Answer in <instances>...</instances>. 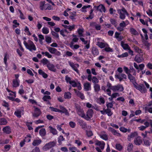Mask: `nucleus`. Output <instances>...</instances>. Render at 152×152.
<instances>
[{"instance_id": "nucleus-19", "label": "nucleus", "mask_w": 152, "mask_h": 152, "mask_svg": "<svg viewBox=\"0 0 152 152\" xmlns=\"http://www.w3.org/2000/svg\"><path fill=\"white\" fill-rule=\"evenodd\" d=\"M96 7L98 10L99 11L101 12H106V10L105 7L102 4H100L98 6Z\"/></svg>"}, {"instance_id": "nucleus-1", "label": "nucleus", "mask_w": 152, "mask_h": 152, "mask_svg": "<svg viewBox=\"0 0 152 152\" xmlns=\"http://www.w3.org/2000/svg\"><path fill=\"white\" fill-rule=\"evenodd\" d=\"M129 79L132 83L134 87L137 90L139 91L142 93H145L147 90L145 87L143 85L140 84L138 85L135 82V77H133L131 74H129L128 75Z\"/></svg>"}, {"instance_id": "nucleus-59", "label": "nucleus", "mask_w": 152, "mask_h": 152, "mask_svg": "<svg viewBox=\"0 0 152 152\" xmlns=\"http://www.w3.org/2000/svg\"><path fill=\"white\" fill-rule=\"evenodd\" d=\"M13 23L14 24L13 25L14 28H16L20 25L19 23L17 22V20H15L13 21Z\"/></svg>"}, {"instance_id": "nucleus-20", "label": "nucleus", "mask_w": 152, "mask_h": 152, "mask_svg": "<svg viewBox=\"0 0 152 152\" xmlns=\"http://www.w3.org/2000/svg\"><path fill=\"white\" fill-rule=\"evenodd\" d=\"M95 144L99 146L100 149L103 150L104 147L105 143L104 142L97 141L96 142Z\"/></svg>"}, {"instance_id": "nucleus-16", "label": "nucleus", "mask_w": 152, "mask_h": 152, "mask_svg": "<svg viewBox=\"0 0 152 152\" xmlns=\"http://www.w3.org/2000/svg\"><path fill=\"white\" fill-rule=\"evenodd\" d=\"M69 33L67 29H64L61 30L60 31V34L64 37H66L68 36V35Z\"/></svg>"}, {"instance_id": "nucleus-54", "label": "nucleus", "mask_w": 152, "mask_h": 152, "mask_svg": "<svg viewBox=\"0 0 152 152\" xmlns=\"http://www.w3.org/2000/svg\"><path fill=\"white\" fill-rule=\"evenodd\" d=\"M51 97L49 95H45L42 98V99L45 101H47L48 99H50Z\"/></svg>"}, {"instance_id": "nucleus-31", "label": "nucleus", "mask_w": 152, "mask_h": 152, "mask_svg": "<svg viewBox=\"0 0 152 152\" xmlns=\"http://www.w3.org/2000/svg\"><path fill=\"white\" fill-rule=\"evenodd\" d=\"M48 128L50 132L53 134L56 135L57 134V131L55 129L53 128L51 126H49Z\"/></svg>"}, {"instance_id": "nucleus-3", "label": "nucleus", "mask_w": 152, "mask_h": 152, "mask_svg": "<svg viewBox=\"0 0 152 152\" xmlns=\"http://www.w3.org/2000/svg\"><path fill=\"white\" fill-rule=\"evenodd\" d=\"M39 8L42 10H51L52 9L51 6L48 4H45V1H41L39 3Z\"/></svg>"}, {"instance_id": "nucleus-15", "label": "nucleus", "mask_w": 152, "mask_h": 152, "mask_svg": "<svg viewBox=\"0 0 152 152\" xmlns=\"http://www.w3.org/2000/svg\"><path fill=\"white\" fill-rule=\"evenodd\" d=\"M62 26L66 29H68L70 31H73L75 29V25L74 24L68 26L62 24Z\"/></svg>"}, {"instance_id": "nucleus-30", "label": "nucleus", "mask_w": 152, "mask_h": 152, "mask_svg": "<svg viewBox=\"0 0 152 152\" xmlns=\"http://www.w3.org/2000/svg\"><path fill=\"white\" fill-rule=\"evenodd\" d=\"M121 45L123 48L126 50L129 49V48H130L127 44L125 43L123 41H122L121 42Z\"/></svg>"}, {"instance_id": "nucleus-7", "label": "nucleus", "mask_w": 152, "mask_h": 152, "mask_svg": "<svg viewBox=\"0 0 152 152\" xmlns=\"http://www.w3.org/2000/svg\"><path fill=\"white\" fill-rule=\"evenodd\" d=\"M76 108L78 114L82 117L84 118L85 114L82 109L81 108L80 106L78 105H76Z\"/></svg>"}, {"instance_id": "nucleus-43", "label": "nucleus", "mask_w": 152, "mask_h": 152, "mask_svg": "<svg viewBox=\"0 0 152 152\" xmlns=\"http://www.w3.org/2000/svg\"><path fill=\"white\" fill-rule=\"evenodd\" d=\"M94 91L96 92H98L100 90V87L98 84H94Z\"/></svg>"}, {"instance_id": "nucleus-27", "label": "nucleus", "mask_w": 152, "mask_h": 152, "mask_svg": "<svg viewBox=\"0 0 152 152\" xmlns=\"http://www.w3.org/2000/svg\"><path fill=\"white\" fill-rule=\"evenodd\" d=\"M138 135L137 132H134L131 133L128 136V139L130 141L133 138L137 136Z\"/></svg>"}, {"instance_id": "nucleus-39", "label": "nucleus", "mask_w": 152, "mask_h": 152, "mask_svg": "<svg viewBox=\"0 0 152 152\" xmlns=\"http://www.w3.org/2000/svg\"><path fill=\"white\" fill-rule=\"evenodd\" d=\"M91 25L93 26L97 30H99L101 29V26L99 24L94 23L91 24Z\"/></svg>"}, {"instance_id": "nucleus-22", "label": "nucleus", "mask_w": 152, "mask_h": 152, "mask_svg": "<svg viewBox=\"0 0 152 152\" xmlns=\"http://www.w3.org/2000/svg\"><path fill=\"white\" fill-rule=\"evenodd\" d=\"M84 89L86 91H88L91 89V84L88 82L84 84Z\"/></svg>"}, {"instance_id": "nucleus-32", "label": "nucleus", "mask_w": 152, "mask_h": 152, "mask_svg": "<svg viewBox=\"0 0 152 152\" xmlns=\"http://www.w3.org/2000/svg\"><path fill=\"white\" fill-rule=\"evenodd\" d=\"M64 97L65 99H69L72 97V94L69 92H66L64 93Z\"/></svg>"}, {"instance_id": "nucleus-63", "label": "nucleus", "mask_w": 152, "mask_h": 152, "mask_svg": "<svg viewBox=\"0 0 152 152\" xmlns=\"http://www.w3.org/2000/svg\"><path fill=\"white\" fill-rule=\"evenodd\" d=\"M92 81L94 84H96L99 82V80L96 77H94L92 78Z\"/></svg>"}, {"instance_id": "nucleus-12", "label": "nucleus", "mask_w": 152, "mask_h": 152, "mask_svg": "<svg viewBox=\"0 0 152 152\" xmlns=\"http://www.w3.org/2000/svg\"><path fill=\"white\" fill-rule=\"evenodd\" d=\"M49 51L52 54H56L58 55H60L61 54L57 50L53 48H52L50 47H47Z\"/></svg>"}, {"instance_id": "nucleus-8", "label": "nucleus", "mask_w": 152, "mask_h": 152, "mask_svg": "<svg viewBox=\"0 0 152 152\" xmlns=\"http://www.w3.org/2000/svg\"><path fill=\"white\" fill-rule=\"evenodd\" d=\"M96 45L101 48H103L108 46V44L106 43L104 40L101 39L97 42Z\"/></svg>"}, {"instance_id": "nucleus-17", "label": "nucleus", "mask_w": 152, "mask_h": 152, "mask_svg": "<svg viewBox=\"0 0 152 152\" xmlns=\"http://www.w3.org/2000/svg\"><path fill=\"white\" fill-rule=\"evenodd\" d=\"M47 66L50 70L53 72H55L56 71V69L53 64L49 63L48 64Z\"/></svg>"}, {"instance_id": "nucleus-33", "label": "nucleus", "mask_w": 152, "mask_h": 152, "mask_svg": "<svg viewBox=\"0 0 152 152\" xmlns=\"http://www.w3.org/2000/svg\"><path fill=\"white\" fill-rule=\"evenodd\" d=\"M129 31L132 34L134 35H137L139 34L138 32L133 28H130Z\"/></svg>"}, {"instance_id": "nucleus-26", "label": "nucleus", "mask_w": 152, "mask_h": 152, "mask_svg": "<svg viewBox=\"0 0 152 152\" xmlns=\"http://www.w3.org/2000/svg\"><path fill=\"white\" fill-rule=\"evenodd\" d=\"M134 60L137 62L140 63L143 61L144 59L142 57L137 55L135 56Z\"/></svg>"}, {"instance_id": "nucleus-64", "label": "nucleus", "mask_w": 152, "mask_h": 152, "mask_svg": "<svg viewBox=\"0 0 152 152\" xmlns=\"http://www.w3.org/2000/svg\"><path fill=\"white\" fill-rule=\"evenodd\" d=\"M105 102V101L104 98L100 97L98 100V103L101 104H104Z\"/></svg>"}, {"instance_id": "nucleus-29", "label": "nucleus", "mask_w": 152, "mask_h": 152, "mask_svg": "<svg viewBox=\"0 0 152 152\" xmlns=\"http://www.w3.org/2000/svg\"><path fill=\"white\" fill-rule=\"evenodd\" d=\"M20 80H13L12 81V86L13 87H17L19 86Z\"/></svg>"}, {"instance_id": "nucleus-57", "label": "nucleus", "mask_w": 152, "mask_h": 152, "mask_svg": "<svg viewBox=\"0 0 152 152\" xmlns=\"http://www.w3.org/2000/svg\"><path fill=\"white\" fill-rule=\"evenodd\" d=\"M70 47L72 49H77L79 48V46L78 45H73L72 43L70 44Z\"/></svg>"}, {"instance_id": "nucleus-55", "label": "nucleus", "mask_w": 152, "mask_h": 152, "mask_svg": "<svg viewBox=\"0 0 152 152\" xmlns=\"http://www.w3.org/2000/svg\"><path fill=\"white\" fill-rule=\"evenodd\" d=\"M69 150L71 151V152L75 151H76L77 152H80L79 150L77 149L74 146L69 147Z\"/></svg>"}, {"instance_id": "nucleus-40", "label": "nucleus", "mask_w": 152, "mask_h": 152, "mask_svg": "<svg viewBox=\"0 0 152 152\" xmlns=\"http://www.w3.org/2000/svg\"><path fill=\"white\" fill-rule=\"evenodd\" d=\"M39 134L42 137H43L45 136L46 134V132L45 129L43 128L39 130Z\"/></svg>"}, {"instance_id": "nucleus-47", "label": "nucleus", "mask_w": 152, "mask_h": 152, "mask_svg": "<svg viewBox=\"0 0 152 152\" xmlns=\"http://www.w3.org/2000/svg\"><path fill=\"white\" fill-rule=\"evenodd\" d=\"M41 62L42 63V64L44 65H48V63H50L49 61L46 58H43L41 60Z\"/></svg>"}, {"instance_id": "nucleus-60", "label": "nucleus", "mask_w": 152, "mask_h": 152, "mask_svg": "<svg viewBox=\"0 0 152 152\" xmlns=\"http://www.w3.org/2000/svg\"><path fill=\"white\" fill-rule=\"evenodd\" d=\"M134 50L136 52L138 53H142V50L137 46L134 47Z\"/></svg>"}, {"instance_id": "nucleus-14", "label": "nucleus", "mask_w": 152, "mask_h": 152, "mask_svg": "<svg viewBox=\"0 0 152 152\" xmlns=\"http://www.w3.org/2000/svg\"><path fill=\"white\" fill-rule=\"evenodd\" d=\"M142 140L140 136L136 137L134 140V143L137 145H140L142 143Z\"/></svg>"}, {"instance_id": "nucleus-23", "label": "nucleus", "mask_w": 152, "mask_h": 152, "mask_svg": "<svg viewBox=\"0 0 152 152\" xmlns=\"http://www.w3.org/2000/svg\"><path fill=\"white\" fill-rule=\"evenodd\" d=\"M41 142L42 140L40 139L39 138H37L34 140L32 144L33 145L36 146L39 145Z\"/></svg>"}, {"instance_id": "nucleus-44", "label": "nucleus", "mask_w": 152, "mask_h": 152, "mask_svg": "<svg viewBox=\"0 0 152 152\" xmlns=\"http://www.w3.org/2000/svg\"><path fill=\"white\" fill-rule=\"evenodd\" d=\"M133 145L132 143H129L127 147V150L129 152H130L132 151L133 149Z\"/></svg>"}, {"instance_id": "nucleus-53", "label": "nucleus", "mask_w": 152, "mask_h": 152, "mask_svg": "<svg viewBox=\"0 0 152 152\" xmlns=\"http://www.w3.org/2000/svg\"><path fill=\"white\" fill-rule=\"evenodd\" d=\"M72 37H74L72 40V42H77L78 40V38L77 37L76 35H75L74 34L72 35Z\"/></svg>"}, {"instance_id": "nucleus-28", "label": "nucleus", "mask_w": 152, "mask_h": 152, "mask_svg": "<svg viewBox=\"0 0 152 152\" xmlns=\"http://www.w3.org/2000/svg\"><path fill=\"white\" fill-rule=\"evenodd\" d=\"M2 130L4 133L7 134H9L11 132V128L9 126H6L4 127Z\"/></svg>"}, {"instance_id": "nucleus-38", "label": "nucleus", "mask_w": 152, "mask_h": 152, "mask_svg": "<svg viewBox=\"0 0 152 152\" xmlns=\"http://www.w3.org/2000/svg\"><path fill=\"white\" fill-rule=\"evenodd\" d=\"M7 123V120L4 118H0V125H5Z\"/></svg>"}, {"instance_id": "nucleus-56", "label": "nucleus", "mask_w": 152, "mask_h": 152, "mask_svg": "<svg viewBox=\"0 0 152 152\" xmlns=\"http://www.w3.org/2000/svg\"><path fill=\"white\" fill-rule=\"evenodd\" d=\"M128 56V53L127 52H125L121 55H119L117 56L118 58H123L127 57Z\"/></svg>"}, {"instance_id": "nucleus-5", "label": "nucleus", "mask_w": 152, "mask_h": 152, "mask_svg": "<svg viewBox=\"0 0 152 152\" xmlns=\"http://www.w3.org/2000/svg\"><path fill=\"white\" fill-rule=\"evenodd\" d=\"M117 11L119 15V17L122 20H124L125 18V15H128V13L125 9L123 8L122 9H118Z\"/></svg>"}, {"instance_id": "nucleus-9", "label": "nucleus", "mask_w": 152, "mask_h": 152, "mask_svg": "<svg viewBox=\"0 0 152 152\" xmlns=\"http://www.w3.org/2000/svg\"><path fill=\"white\" fill-rule=\"evenodd\" d=\"M24 111L23 108L17 109L14 113V114L18 118H20L22 115L23 114Z\"/></svg>"}, {"instance_id": "nucleus-4", "label": "nucleus", "mask_w": 152, "mask_h": 152, "mask_svg": "<svg viewBox=\"0 0 152 152\" xmlns=\"http://www.w3.org/2000/svg\"><path fill=\"white\" fill-rule=\"evenodd\" d=\"M56 144V141H53L47 143L43 147L42 150L44 151H46L55 146Z\"/></svg>"}, {"instance_id": "nucleus-37", "label": "nucleus", "mask_w": 152, "mask_h": 152, "mask_svg": "<svg viewBox=\"0 0 152 152\" xmlns=\"http://www.w3.org/2000/svg\"><path fill=\"white\" fill-rule=\"evenodd\" d=\"M6 90L9 92V94L11 96L10 97H16L15 92L11 91L7 88H6Z\"/></svg>"}, {"instance_id": "nucleus-6", "label": "nucleus", "mask_w": 152, "mask_h": 152, "mask_svg": "<svg viewBox=\"0 0 152 152\" xmlns=\"http://www.w3.org/2000/svg\"><path fill=\"white\" fill-rule=\"evenodd\" d=\"M124 89V87L121 85H118L113 86L111 88V90L115 92L118 91H123Z\"/></svg>"}, {"instance_id": "nucleus-18", "label": "nucleus", "mask_w": 152, "mask_h": 152, "mask_svg": "<svg viewBox=\"0 0 152 152\" xmlns=\"http://www.w3.org/2000/svg\"><path fill=\"white\" fill-rule=\"evenodd\" d=\"M80 40L84 43L86 45L85 47V48L87 49H88L90 47L89 41H86L83 37H80Z\"/></svg>"}, {"instance_id": "nucleus-36", "label": "nucleus", "mask_w": 152, "mask_h": 152, "mask_svg": "<svg viewBox=\"0 0 152 152\" xmlns=\"http://www.w3.org/2000/svg\"><path fill=\"white\" fill-rule=\"evenodd\" d=\"M109 130L110 131L112 132L115 135H116L117 136H120V134L118 132H117L116 131L112 128L111 127H110L109 128Z\"/></svg>"}, {"instance_id": "nucleus-42", "label": "nucleus", "mask_w": 152, "mask_h": 152, "mask_svg": "<svg viewBox=\"0 0 152 152\" xmlns=\"http://www.w3.org/2000/svg\"><path fill=\"white\" fill-rule=\"evenodd\" d=\"M119 130L125 133L127 132H130L131 130L130 129H127L123 127L120 128Z\"/></svg>"}, {"instance_id": "nucleus-49", "label": "nucleus", "mask_w": 152, "mask_h": 152, "mask_svg": "<svg viewBox=\"0 0 152 152\" xmlns=\"http://www.w3.org/2000/svg\"><path fill=\"white\" fill-rule=\"evenodd\" d=\"M15 97H8V99L12 101H15L18 103H19L20 102V100L18 98L15 99Z\"/></svg>"}, {"instance_id": "nucleus-35", "label": "nucleus", "mask_w": 152, "mask_h": 152, "mask_svg": "<svg viewBox=\"0 0 152 152\" xmlns=\"http://www.w3.org/2000/svg\"><path fill=\"white\" fill-rule=\"evenodd\" d=\"M77 31L78 32V36L80 37H84L83 35V33L84 32V29L83 28H81L78 29Z\"/></svg>"}, {"instance_id": "nucleus-34", "label": "nucleus", "mask_w": 152, "mask_h": 152, "mask_svg": "<svg viewBox=\"0 0 152 152\" xmlns=\"http://www.w3.org/2000/svg\"><path fill=\"white\" fill-rule=\"evenodd\" d=\"M38 73L40 75H42L44 78H46L48 77V75L41 69H40L38 70Z\"/></svg>"}, {"instance_id": "nucleus-58", "label": "nucleus", "mask_w": 152, "mask_h": 152, "mask_svg": "<svg viewBox=\"0 0 152 152\" xmlns=\"http://www.w3.org/2000/svg\"><path fill=\"white\" fill-rule=\"evenodd\" d=\"M24 31L26 32L27 35H31V34L29 31L28 28L27 26H26L25 27Z\"/></svg>"}, {"instance_id": "nucleus-48", "label": "nucleus", "mask_w": 152, "mask_h": 152, "mask_svg": "<svg viewBox=\"0 0 152 152\" xmlns=\"http://www.w3.org/2000/svg\"><path fill=\"white\" fill-rule=\"evenodd\" d=\"M31 137L30 134H29L27 135L24 140V141L27 142H30L31 141Z\"/></svg>"}, {"instance_id": "nucleus-46", "label": "nucleus", "mask_w": 152, "mask_h": 152, "mask_svg": "<svg viewBox=\"0 0 152 152\" xmlns=\"http://www.w3.org/2000/svg\"><path fill=\"white\" fill-rule=\"evenodd\" d=\"M115 148L119 151H121L123 148V146L120 144H116L115 145Z\"/></svg>"}, {"instance_id": "nucleus-50", "label": "nucleus", "mask_w": 152, "mask_h": 152, "mask_svg": "<svg viewBox=\"0 0 152 152\" xmlns=\"http://www.w3.org/2000/svg\"><path fill=\"white\" fill-rule=\"evenodd\" d=\"M49 109L50 110H51V111L56 112H58L59 113V112H60V110L56 108H54L52 107H49Z\"/></svg>"}, {"instance_id": "nucleus-41", "label": "nucleus", "mask_w": 152, "mask_h": 152, "mask_svg": "<svg viewBox=\"0 0 152 152\" xmlns=\"http://www.w3.org/2000/svg\"><path fill=\"white\" fill-rule=\"evenodd\" d=\"M92 52L94 56H96L98 55L99 53L98 49L94 48H92Z\"/></svg>"}, {"instance_id": "nucleus-45", "label": "nucleus", "mask_w": 152, "mask_h": 152, "mask_svg": "<svg viewBox=\"0 0 152 152\" xmlns=\"http://www.w3.org/2000/svg\"><path fill=\"white\" fill-rule=\"evenodd\" d=\"M42 54L46 56H47L48 58H51L52 57V55L49 53L48 52H42L41 53Z\"/></svg>"}, {"instance_id": "nucleus-2", "label": "nucleus", "mask_w": 152, "mask_h": 152, "mask_svg": "<svg viewBox=\"0 0 152 152\" xmlns=\"http://www.w3.org/2000/svg\"><path fill=\"white\" fill-rule=\"evenodd\" d=\"M23 44L26 48L31 51H35L36 48L34 42L30 39L26 41V38L25 37L23 38Z\"/></svg>"}, {"instance_id": "nucleus-51", "label": "nucleus", "mask_w": 152, "mask_h": 152, "mask_svg": "<svg viewBox=\"0 0 152 152\" xmlns=\"http://www.w3.org/2000/svg\"><path fill=\"white\" fill-rule=\"evenodd\" d=\"M42 33L45 34H47L49 32V29L47 27H43L42 28Z\"/></svg>"}, {"instance_id": "nucleus-10", "label": "nucleus", "mask_w": 152, "mask_h": 152, "mask_svg": "<svg viewBox=\"0 0 152 152\" xmlns=\"http://www.w3.org/2000/svg\"><path fill=\"white\" fill-rule=\"evenodd\" d=\"M115 78L118 79L120 81L124 78L126 79V76L124 74L122 73H116L115 75Z\"/></svg>"}, {"instance_id": "nucleus-61", "label": "nucleus", "mask_w": 152, "mask_h": 152, "mask_svg": "<svg viewBox=\"0 0 152 152\" xmlns=\"http://www.w3.org/2000/svg\"><path fill=\"white\" fill-rule=\"evenodd\" d=\"M20 89H19L18 93L20 94H22L24 93V90L23 89V86L22 85H20Z\"/></svg>"}, {"instance_id": "nucleus-25", "label": "nucleus", "mask_w": 152, "mask_h": 152, "mask_svg": "<svg viewBox=\"0 0 152 152\" xmlns=\"http://www.w3.org/2000/svg\"><path fill=\"white\" fill-rule=\"evenodd\" d=\"M59 107L60 111L59 113H64L66 115H69V113L67 111V110L62 105H60Z\"/></svg>"}, {"instance_id": "nucleus-24", "label": "nucleus", "mask_w": 152, "mask_h": 152, "mask_svg": "<svg viewBox=\"0 0 152 152\" xmlns=\"http://www.w3.org/2000/svg\"><path fill=\"white\" fill-rule=\"evenodd\" d=\"M41 112L40 110L37 108H35L34 112L33 115L34 117H37L40 114Z\"/></svg>"}, {"instance_id": "nucleus-52", "label": "nucleus", "mask_w": 152, "mask_h": 152, "mask_svg": "<svg viewBox=\"0 0 152 152\" xmlns=\"http://www.w3.org/2000/svg\"><path fill=\"white\" fill-rule=\"evenodd\" d=\"M142 31L145 34L144 36H145V39L146 40H148V35L147 34V32L146 30L145 29L143 28L142 29Z\"/></svg>"}, {"instance_id": "nucleus-21", "label": "nucleus", "mask_w": 152, "mask_h": 152, "mask_svg": "<svg viewBox=\"0 0 152 152\" xmlns=\"http://www.w3.org/2000/svg\"><path fill=\"white\" fill-rule=\"evenodd\" d=\"M74 91L77 96L79 97L82 99H84L85 96L83 94L79 91H77L75 89H74Z\"/></svg>"}, {"instance_id": "nucleus-62", "label": "nucleus", "mask_w": 152, "mask_h": 152, "mask_svg": "<svg viewBox=\"0 0 152 152\" xmlns=\"http://www.w3.org/2000/svg\"><path fill=\"white\" fill-rule=\"evenodd\" d=\"M45 41L48 43H50L51 42V38L49 36H47L45 37Z\"/></svg>"}, {"instance_id": "nucleus-13", "label": "nucleus", "mask_w": 152, "mask_h": 152, "mask_svg": "<svg viewBox=\"0 0 152 152\" xmlns=\"http://www.w3.org/2000/svg\"><path fill=\"white\" fill-rule=\"evenodd\" d=\"M93 113V112L92 110H89L87 113L86 115H85V117L84 118L88 120L92 117Z\"/></svg>"}, {"instance_id": "nucleus-11", "label": "nucleus", "mask_w": 152, "mask_h": 152, "mask_svg": "<svg viewBox=\"0 0 152 152\" xmlns=\"http://www.w3.org/2000/svg\"><path fill=\"white\" fill-rule=\"evenodd\" d=\"M68 63L69 65L72 67V68L77 73H79V71L77 68L79 67L78 64H74L73 62L69 61Z\"/></svg>"}]
</instances>
